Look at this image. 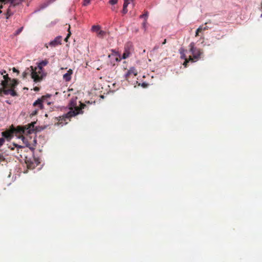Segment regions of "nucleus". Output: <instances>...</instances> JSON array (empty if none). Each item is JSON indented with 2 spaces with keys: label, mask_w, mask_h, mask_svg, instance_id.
<instances>
[{
  "label": "nucleus",
  "mask_w": 262,
  "mask_h": 262,
  "mask_svg": "<svg viewBox=\"0 0 262 262\" xmlns=\"http://www.w3.org/2000/svg\"><path fill=\"white\" fill-rule=\"evenodd\" d=\"M137 72L134 68H130L125 75V77L126 80H128L131 75L136 76Z\"/></svg>",
  "instance_id": "8"
},
{
  "label": "nucleus",
  "mask_w": 262,
  "mask_h": 262,
  "mask_svg": "<svg viewBox=\"0 0 262 262\" xmlns=\"http://www.w3.org/2000/svg\"><path fill=\"white\" fill-rule=\"evenodd\" d=\"M210 23V21H208V22H207V23H206L205 24V26H204V25H201V26H200L199 27L200 29H201V31H202H202H206V30H208V29H209V27H208L207 26H206V25H207L208 23Z\"/></svg>",
  "instance_id": "21"
},
{
  "label": "nucleus",
  "mask_w": 262,
  "mask_h": 262,
  "mask_svg": "<svg viewBox=\"0 0 262 262\" xmlns=\"http://www.w3.org/2000/svg\"><path fill=\"white\" fill-rule=\"evenodd\" d=\"M13 72L18 73V71L17 69H16L15 68H13Z\"/></svg>",
  "instance_id": "35"
},
{
  "label": "nucleus",
  "mask_w": 262,
  "mask_h": 262,
  "mask_svg": "<svg viewBox=\"0 0 262 262\" xmlns=\"http://www.w3.org/2000/svg\"><path fill=\"white\" fill-rule=\"evenodd\" d=\"M73 74V71L71 69H69L67 72L64 74L63 76V79L66 81H69L71 79V75Z\"/></svg>",
  "instance_id": "9"
},
{
  "label": "nucleus",
  "mask_w": 262,
  "mask_h": 262,
  "mask_svg": "<svg viewBox=\"0 0 262 262\" xmlns=\"http://www.w3.org/2000/svg\"><path fill=\"white\" fill-rule=\"evenodd\" d=\"M12 89H6V88H4L3 87V89H2V93L6 95H10V93H11V91Z\"/></svg>",
  "instance_id": "19"
},
{
  "label": "nucleus",
  "mask_w": 262,
  "mask_h": 262,
  "mask_svg": "<svg viewBox=\"0 0 262 262\" xmlns=\"http://www.w3.org/2000/svg\"><path fill=\"white\" fill-rule=\"evenodd\" d=\"M166 43V39H165L163 41V42H162V45H164Z\"/></svg>",
  "instance_id": "37"
},
{
  "label": "nucleus",
  "mask_w": 262,
  "mask_h": 262,
  "mask_svg": "<svg viewBox=\"0 0 262 262\" xmlns=\"http://www.w3.org/2000/svg\"><path fill=\"white\" fill-rule=\"evenodd\" d=\"M201 32H202L201 29H200L199 28H198L197 29V30H196L195 36V37L198 36L199 35V33Z\"/></svg>",
  "instance_id": "25"
},
{
  "label": "nucleus",
  "mask_w": 262,
  "mask_h": 262,
  "mask_svg": "<svg viewBox=\"0 0 262 262\" xmlns=\"http://www.w3.org/2000/svg\"><path fill=\"white\" fill-rule=\"evenodd\" d=\"M10 0H0V10L3 8V5L9 3Z\"/></svg>",
  "instance_id": "20"
},
{
  "label": "nucleus",
  "mask_w": 262,
  "mask_h": 262,
  "mask_svg": "<svg viewBox=\"0 0 262 262\" xmlns=\"http://www.w3.org/2000/svg\"><path fill=\"white\" fill-rule=\"evenodd\" d=\"M106 34V32L101 30V29L99 32L97 33V35L99 38H103Z\"/></svg>",
  "instance_id": "18"
},
{
  "label": "nucleus",
  "mask_w": 262,
  "mask_h": 262,
  "mask_svg": "<svg viewBox=\"0 0 262 262\" xmlns=\"http://www.w3.org/2000/svg\"><path fill=\"white\" fill-rule=\"evenodd\" d=\"M9 3L10 4L9 8L7 9V12H9L13 14V12L11 11V8L14 7L15 4H14L13 2L10 0Z\"/></svg>",
  "instance_id": "17"
},
{
  "label": "nucleus",
  "mask_w": 262,
  "mask_h": 262,
  "mask_svg": "<svg viewBox=\"0 0 262 262\" xmlns=\"http://www.w3.org/2000/svg\"><path fill=\"white\" fill-rule=\"evenodd\" d=\"M39 88L38 87L36 86L34 88V91L38 92V91H39Z\"/></svg>",
  "instance_id": "34"
},
{
  "label": "nucleus",
  "mask_w": 262,
  "mask_h": 262,
  "mask_svg": "<svg viewBox=\"0 0 262 262\" xmlns=\"http://www.w3.org/2000/svg\"><path fill=\"white\" fill-rule=\"evenodd\" d=\"M49 63L48 59H45L38 63L37 67L34 68L31 66V77L35 82H39L42 80L46 74L43 70V67L47 66Z\"/></svg>",
  "instance_id": "2"
},
{
  "label": "nucleus",
  "mask_w": 262,
  "mask_h": 262,
  "mask_svg": "<svg viewBox=\"0 0 262 262\" xmlns=\"http://www.w3.org/2000/svg\"><path fill=\"white\" fill-rule=\"evenodd\" d=\"M45 46H46V47L47 48H48V45H47V44H46V45H45Z\"/></svg>",
  "instance_id": "39"
},
{
  "label": "nucleus",
  "mask_w": 262,
  "mask_h": 262,
  "mask_svg": "<svg viewBox=\"0 0 262 262\" xmlns=\"http://www.w3.org/2000/svg\"><path fill=\"white\" fill-rule=\"evenodd\" d=\"M260 10H261V11H262V4H261V6Z\"/></svg>",
  "instance_id": "42"
},
{
  "label": "nucleus",
  "mask_w": 262,
  "mask_h": 262,
  "mask_svg": "<svg viewBox=\"0 0 262 262\" xmlns=\"http://www.w3.org/2000/svg\"><path fill=\"white\" fill-rule=\"evenodd\" d=\"M69 30H70V27L69 28V33H68V34L67 36L66 37V38H65V39H64V40H65L66 41H68V38H69V36L71 35V32H70V31H69Z\"/></svg>",
  "instance_id": "32"
},
{
  "label": "nucleus",
  "mask_w": 262,
  "mask_h": 262,
  "mask_svg": "<svg viewBox=\"0 0 262 262\" xmlns=\"http://www.w3.org/2000/svg\"><path fill=\"white\" fill-rule=\"evenodd\" d=\"M50 95L42 96L40 98L38 99L33 103V106L37 107V109L41 110L43 108V102L47 97H49Z\"/></svg>",
  "instance_id": "5"
},
{
  "label": "nucleus",
  "mask_w": 262,
  "mask_h": 262,
  "mask_svg": "<svg viewBox=\"0 0 262 262\" xmlns=\"http://www.w3.org/2000/svg\"><path fill=\"white\" fill-rule=\"evenodd\" d=\"M10 95L12 96H17V93L15 91L14 89H12Z\"/></svg>",
  "instance_id": "24"
},
{
  "label": "nucleus",
  "mask_w": 262,
  "mask_h": 262,
  "mask_svg": "<svg viewBox=\"0 0 262 262\" xmlns=\"http://www.w3.org/2000/svg\"><path fill=\"white\" fill-rule=\"evenodd\" d=\"M2 93V89H0V94H1Z\"/></svg>",
  "instance_id": "40"
},
{
  "label": "nucleus",
  "mask_w": 262,
  "mask_h": 262,
  "mask_svg": "<svg viewBox=\"0 0 262 262\" xmlns=\"http://www.w3.org/2000/svg\"><path fill=\"white\" fill-rule=\"evenodd\" d=\"M38 110H39L38 109L36 108L34 111H33L32 112V113H31V115H32V116H35V115H36L37 114Z\"/></svg>",
  "instance_id": "30"
},
{
  "label": "nucleus",
  "mask_w": 262,
  "mask_h": 262,
  "mask_svg": "<svg viewBox=\"0 0 262 262\" xmlns=\"http://www.w3.org/2000/svg\"><path fill=\"white\" fill-rule=\"evenodd\" d=\"M2 13V10H0V14Z\"/></svg>",
  "instance_id": "43"
},
{
  "label": "nucleus",
  "mask_w": 262,
  "mask_h": 262,
  "mask_svg": "<svg viewBox=\"0 0 262 262\" xmlns=\"http://www.w3.org/2000/svg\"><path fill=\"white\" fill-rule=\"evenodd\" d=\"M34 124L35 122H32L30 124H28L27 125L28 127H27V126L24 127L17 126V131L19 134H25L26 133H30V130L33 129Z\"/></svg>",
  "instance_id": "4"
},
{
  "label": "nucleus",
  "mask_w": 262,
  "mask_h": 262,
  "mask_svg": "<svg viewBox=\"0 0 262 262\" xmlns=\"http://www.w3.org/2000/svg\"><path fill=\"white\" fill-rule=\"evenodd\" d=\"M260 17H262V13L260 15Z\"/></svg>",
  "instance_id": "44"
},
{
  "label": "nucleus",
  "mask_w": 262,
  "mask_h": 262,
  "mask_svg": "<svg viewBox=\"0 0 262 262\" xmlns=\"http://www.w3.org/2000/svg\"><path fill=\"white\" fill-rule=\"evenodd\" d=\"M2 159H3V156L0 154V160H2Z\"/></svg>",
  "instance_id": "38"
},
{
  "label": "nucleus",
  "mask_w": 262,
  "mask_h": 262,
  "mask_svg": "<svg viewBox=\"0 0 262 262\" xmlns=\"http://www.w3.org/2000/svg\"><path fill=\"white\" fill-rule=\"evenodd\" d=\"M147 19L145 20L144 22L143 23V26L144 27H145L146 24Z\"/></svg>",
  "instance_id": "36"
},
{
  "label": "nucleus",
  "mask_w": 262,
  "mask_h": 262,
  "mask_svg": "<svg viewBox=\"0 0 262 262\" xmlns=\"http://www.w3.org/2000/svg\"><path fill=\"white\" fill-rule=\"evenodd\" d=\"M195 45L194 42H191L189 45V52L192 55V56H189V60L192 62L199 60L203 54V50L201 49L197 48L195 47Z\"/></svg>",
  "instance_id": "3"
},
{
  "label": "nucleus",
  "mask_w": 262,
  "mask_h": 262,
  "mask_svg": "<svg viewBox=\"0 0 262 262\" xmlns=\"http://www.w3.org/2000/svg\"><path fill=\"white\" fill-rule=\"evenodd\" d=\"M61 43V37L60 36H57L53 40L51 41L49 45L51 47H55Z\"/></svg>",
  "instance_id": "7"
},
{
  "label": "nucleus",
  "mask_w": 262,
  "mask_h": 262,
  "mask_svg": "<svg viewBox=\"0 0 262 262\" xmlns=\"http://www.w3.org/2000/svg\"><path fill=\"white\" fill-rule=\"evenodd\" d=\"M79 103V104L78 105L76 100L73 99H71L69 104V111L67 114L58 118H56L55 119L56 120L55 124L62 126L67 124L68 121H70L71 117H74L79 114H82L83 111L82 110L86 106V105L80 101Z\"/></svg>",
  "instance_id": "1"
},
{
  "label": "nucleus",
  "mask_w": 262,
  "mask_h": 262,
  "mask_svg": "<svg viewBox=\"0 0 262 262\" xmlns=\"http://www.w3.org/2000/svg\"><path fill=\"white\" fill-rule=\"evenodd\" d=\"M23 27H21L20 28H19L16 32H15V34L16 35H18L23 30Z\"/></svg>",
  "instance_id": "26"
},
{
  "label": "nucleus",
  "mask_w": 262,
  "mask_h": 262,
  "mask_svg": "<svg viewBox=\"0 0 262 262\" xmlns=\"http://www.w3.org/2000/svg\"><path fill=\"white\" fill-rule=\"evenodd\" d=\"M124 2H128V0H124Z\"/></svg>",
  "instance_id": "41"
},
{
  "label": "nucleus",
  "mask_w": 262,
  "mask_h": 262,
  "mask_svg": "<svg viewBox=\"0 0 262 262\" xmlns=\"http://www.w3.org/2000/svg\"><path fill=\"white\" fill-rule=\"evenodd\" d=\"M13 14L9 13V12H6L5 15H6V18L8 19L10 16H11Z\"/></svg>",
  "instance_id": "29"
},
{
  "label": "nucleus",
  "mask_w": 262,
  "mask_h": 262,
  "mask_svg": "<svg viewBox=\"0 0 262 262\" xmlns=\"http://www.w3.org/2000/svg\"><path fill=\"white\" fill-rule=\"evenodd\" d=\"M90 3V0H84V6H86L88 5H89Z\"/></svg>",
  "instance_id": "33"
},
{
  "label": "nucleus",
  "mask_w": 262,
  "mask_h": 262,
  "mask_svg": "<svg viewBox=\"0 0 262 262\" xmlns=\"http://www.w3.org/2000/svg\"><path fill=\"white\" fill-rule=\"evenodd\" d=\"M18 82L17 79H13L12 80H11L8 82V84L7 85V86L10 87L11 89H14L15 87L18 84Z\"/></svg>",
  "instance_id": "10"
},
{
  "label": "nucleus",
  "mask_w": 262,
  "mask_h": 262,
  "mask_svg": "<svg viewBox=\"0 0 262 262\" xmlns=\"http://www.w3.org/2000/svg\"><path fill=\"white\" fill-rule=\"evenodd\" d=\"M13 14L9 13V12H6L5 15H6V18L8 19L10 16H11Z\"/></svg>",
  "instance_id": "28"
},
{
  "label": "nucleus",
  "mask_w": 262,
  "mask_h": 262,
  "mask_svg": "<svg viewBox=\"0 0 262 262\" xmlns=\"http://www.w3.org/2000/svg\"><path fill=\"white\" fill-rule=\"evenodd\" d=\"M184 60H185V61H184V62L183 63V65L185 66V67H187L188 63L189 61H191L190 60H189V57H188V58L185 59Z\"/></svg>",
  "instance_id": "23"
},
{
  "label": "nucleus",
  "mask_w": 262,
  "mask_h": 262,
  "mask_svg": "<svg viewBox=\"0 0 262 262\" xmlns=\"http://www.w3.org/2000/svg\"><path fill=\"white\" fill-rule=\"evenodd\" d=\"M131 53L130 51H128V50H126L124 49V52L122 55V58L123 59H126L129 57Z\"/></svg>",
  "instance_id": "15"
},
{
  "label": "nucleus",
  "mask_w": 262,
  "mask_h": 262,
  "mask_svg": "<svg viewBox=\"0 0 262 262\" xmlns=\"http://www.w3.org/2000/svg\"><path fill=\"white\" fill-rule=\"evenodd\" d=\"M118 2V0H110L109 1V3L111 5H115L117 4Z\"/></svg>",
  "instance_id": "27"
},
{
  "label": "nucleus",
  "mask_w": 262,
  "mask_h": 262,
  "mask_svg": "<svg viewBox=\"0 0 262 262\" xmlns=\"http://www.w3.org/2000/svg\"><path fill=\"white\" fill-rule=\"evenodd\" d=\"M3 78H4V80L2 81L1 85L4 88H6L7 85L8 84V82H9V81L11 80V79L9 77L8 74L4 75Z\"/></svg>",
  "instance_id": "11"
},
{
  "label": "nucleus",
  "mask_w": 262,
  "mask_h": 262,
  "mask_svg": "<svg viewBox=\"0 0 262 262\" xmlns=\"http://www.w3.org/2000/svg\"><path fill=\"white\" fill-rule=\"evenodd\" d=\"M129 4V2H124L123 6V10L122 11V12L123 14H125L127 13L128 10L127 9V7Z\"/></svg>",
  "instance_id": "13"
},
{
  "label": "nucleus",
  "mask_w": 262,
  "mask_h": 262,
  "mask_svg": "<svg viewBox=\"0 0 262 262\" xmlns=\"http://www.w3.org/2000/svg\"><path fill=\"white\" fill-rule=\"evenodd\" d=\"M14 133H18V132L17 131V128H14L11 130H6L5 132H3L2 133V135L5 138L8 140L10 139L13 137V134Z\"/></svg>",
  "instance_id": "6"
},
{
  "label": "nucleus",
  "mask_w": 262,
  "mask_h": 262,
  "mask_svg": "<svg viewBox=\"0 0 262 262\" xmlns=\"http://www.w3.org/2000/svg\"><path fill=\"white\" fill-rule=\"evenodd\" d=\"M100 28L101 27L99 25H94L92 27V31L97 33L100 31Z\"/></svg>",
  "instance_id": "16"
},
{
  "label": "nucleus",
  "mask_w": 262,
  "mask_h": 262,
  "mask_svg": "<svg viewBox=\"0 0 262 262\" xmlns=\"http://www.w3.org/2000/svg\"><path fill=\"white\" fill-rule=\"evenodd\" d=\"M5 139L4 138H0V146H1L4 143Z\"/></svg>",
  "instance_id": "31"
},
{
  "label": "nucleus",
  "mask_w": 262,
  "mask_h": 262,
  "mask_svg": "<svg viewBox=\"0 0 262 262\" xmlns=\"http://www.w3.org/2000/svg\"><path fill=\"white\" fill-rule=\"evenodd\" d=\"M148 15V12L146 11V12H145V13L143 14L140 15V18H144L145 20H146L147 19Z\"/></svg>",
  "instance_id": "22"
},
{
  "label": "nucleus",
  "mask_w": 262,
  "mask_h": 262,
  "mask_svg": "<svg viewBox=\"0 0 262 262\" xmlns=\"http://www.w3.org/2000/svg\"><path fill=\"white\" fill-rule=\"evenodd\" d=\"M124 49L128 50V51H130V52L133 50V45L132 43L130 42H127L125 44L124 47Z\"/></svg>",
  "instance_id": "14"
},
{
  "label": "nucleus",
  "mask_w": 262,
  "mask_h": 262,
  "mask_svg": "<svg viewBox=\"0 0 262 262\" xmlns=\"http://www.w3.org/2000/svg\"><path fill=\"white\" fill-rule=\"evenodd\" d=\"M187 52V51L183 49V48H181L179 50V53L181 55V59H187L188 58L187 57L186 55V52Z\"/></svg>",
  "instance_id": "12"
}]
</instances>
